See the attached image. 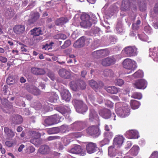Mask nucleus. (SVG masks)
I'll use <instances>...</instances> for the list:
<instances>
[{
  "instance_id": "28",
  "label": "nucleus",
  "mask_w": 158,
  "mask_h": 158,
  "mask_svg": "<svg viewBox=\"0 0 158 158\" xmlns=\"http://www.w3.org/2000/svg\"><path fill=\"white\" fill-rule=\"evenodd\" d=\"M73 125L75 129L79 131L83 129L85 127V123L81 121L75 122L73 123Z\"/></svg>"
},
{
  "instance_id": "58",
  "label": "nucleus",
  "mask_w": 158,
  "mask_h": 158,
  "mask_svg": "<svg viewBox=\"0 0 158 158\" xmlns=\"http://www.w3.org/2000/svg\"><path fill=\"white\" fill-rule=\"evenodd\" d=\"M5 144L8 147H11L13 146L14 143L12 141H7L5 143Z\"/></svg>"
},
{
  "instance_id": "20",
  "label": "nucleus",
  "mask_w": 158,
  "mask_h": 158,
  "mask_svg": "<svg viewBox=\"0 0 158 158\" xmlns=\"http://www.w3.org/2000/svg\"><path fill=\"white\" fill-rule=\"evenodd\" d=\"M124 140V138L122 135H117L114 139L113 143L118 147H120L123 143Z\"/></svg>"
},
{
  "instance_id": "14",
  "label": "nucleus",
  "mask_w": 158,
  "mask_h": 158,
  "mask_svg": "<svg viewBox=\"0 0 158 158\" xmlns=\"http://www.w3.org/2000/svg\"><path fill=\"white\" fill-rule=\"evenodd\" d=\"M30 70L32 74L36 76L44 75L46 73V71L44 69L37 67H32Z\"/></svg>"
},
{
  "instance_id": "33",
  "label": "nucleus",
  "mask_w": 158,
  "mask_h": 158,
  "mask_svg": "<svg viewBox=\"0 0 158 158\" xmlns=\"http://www.w3.org/2000/svg\"><path fill=\"white\" fill-rule=\"evenodd\" d=\"M156 15H158V2L156 3L153 8L152 11L150 12V15L152 18H154Z\"/></svg>"
},
{
  "instance_id": "50",
  "label": "nucleus",
  "mask_w": 158,
  "mask_h": 158,
  "mask_svg": "<svg viewBox=\"0 0 158 158\" xmlns=\"http://www.w3.org/2000/svg\"><path fill=\"white\" fill-rule=\"evenodd\" d=\"M40 91L37 87L34 86L33 89L32 90L31 93L34 95H38L40 94Z\"/></svg>"
},
{
  "instance_id": "31",
  "label": "nucleus",
  "mask_w": 158,
  "mask_h": 158,
  "mask_svg": "<svg viewBox=\"0 0 158 158\" xmlns=\"http://www.w3.org/2000/svg\"><path fill=\"white\" fill-rule=\"evenodd\" d=\"M106 89L108 93L113 94H116L118 91V89L114 86L107 87Z\"/></svg>"
},
{
  "instance_id": "63",
  "label": "nucleus",
  "mask_w": 158,
  "mask_h": 158,
  "mask_svg": "<svg viewBox=\"0 0 158 158\" xmlns=\"http://www.w3.org/2000/svg\"><path fill=\"white\" fill-rule=\"evenodd\" d=\"M56 148L58 151L62 150L63 148V145L60 143H59L56 145Z\"/></svg>"
},
{
  "instance_id": "16",
  "label": "nucleus",
  "mask_w": 158,
  "mask_h": 158,
  "mask_svg": "<svg viewBox=\"0 0 158 158\" xmlns=\"http://www.w3.org/2000/svg\"><path fill=\"white\" fill-rule=\"evenodd\" d=\"M58 73L60 77L64 79H69L71 77L70 72L64 68L60 69Z\"/></svg>"
},
{
  "instance_id": "40",
  "label": "nucleus",
  "mask_w": 158,
  "mask_h": 158,
  "mask_svg": "<svg viewBox=\"0 0 158 158\" xmlns=\"http://www.w3.org/2000/svg\"><path fill=\"white\" fill-rule=\"evenodd\" d=\"M70 86L71 89L74 91H76L78 87V85L74 81H72L70 83Z\"/></svg>"
},
{
  "instance_id": "27",
  "label": "nucleus",
  "mask_w": 158,
  "mask_h": 158,
  "mask_svg": "<svg viewBox=\"0 0 158 158\" xmlns=\"http://www.w3.org/2000/svg\"><path fill=\"white\" fill-rule=\"evenodd\" d=\"M69 19L65 17H63L57 19L55 22L56 26H62L68 22Z\"/></svg>"
},
{
  "instance_id": "26",
  "label": "nucleus",
  "mask_w": 158,
  "mask_h": 158,
  "mask_svg": "<svg viewBox=\"0 0 158 158\" xmlns=\"http://www.w3.org/2000/svg\"><path fill=\"white\" fill-rule=\"evenodd\" d=\"M50 151V148L48 146L45 145L41 146L38 150V152L43 155L48 154Z\"/></svg>"
},
{
  "instance_id": "62",
  "label": "nucleus",
  "mask_w": 158,
  "mask_h": 158,
  "mask_svg": "<svg viewBox=\"0 0 158 158\" xmlns=\"http://www.w3.org/2000/svg\"><path fill=\"white\" fill-rule=\"evenodd\" d=\"M7 61V58L4 56H0V61L3 63H6Z\"/></svg>"
},
{
  "instance_id": "30",
  "label": "nucleus",
  "mask_w": 158,
  "mask_h": 158,
  "mask_svg": "<svg viewBox=\"0 0 158 158\" xmlns=\"http://www.w3.org/2000/svg\"><path fill=\"white\" fill-rule=\"evenodd\" d=\"M100 115L105 119L109 118L111 116V112L108 109H106L101 111L99 112Z\"/></svg>"
},
{
  "instance_id": "6",
  "label": "nucleus",
  "mask_w": 158,
  "mask_h": 158,
  "mask_svg": "<svg viewBox=\"0 0 158 158\" xmlns=\"http://www.w3.org/2000/svg\"><path fill=\"white\" fill-rule=\"evenodd\" d=\"M135 3V0H122L120 8L121 12H127L129 10L131 4Z\"/></svg>"
},
{
  "instance_id": "2",
  "label": "nucleus",
  "mask_w": 158,
  "mask_h": 158,
  "mask_svg": "<svg viewBox=\"0 0 158 158\" xmlns=\"http://www.w3.org/2000/svg\"><path fill=\"white\" fill-rule=\"evenodd\" d=\"M81 18L82 21L80 22V25L81 27L84 28L90 27L92 23L95 24L97 22V18L96 17H94L92 19L90 18V16L88 14H86L82 15Z\"/></svg>"
},
{
  "instance_id": "25",
  "label": "nucleus",
  "mask_w": 158,
  "mask_h": 158,
  "mask_svg": "<svg viewBox=\"0 0 158 158\" xmlns=\"http://www.w3.org/2000/svg\"><path fill=\"white\" fill-rule=\"evenodd\" d=\"M61 94L63 99L66 102H69L70 101L71 95L68 90L64 89L61 93Z\"/></svg>"
},
{
  "instance_id": "15",
  "label": "nucleus",
  "mask_w": 158,
  "mask_h": 158,
  "mask_svg": "<svg viewBox=\"0 0 158 158\" xmlns=\"http://www.w3.org/2000/svg\"><path fill=\"white\" fill-rule=\"evenodd\" d=\"M13 30L16 34L20 35L24 33L25 27L24 25H17L13 27Z\"/></svg>"
},
{
  "instance_id": "21",
  "label": "nucleus",
  "mask_w": 158,
  "mask_h": 158,
  "mask_svg": "<svg viewBox=\"0 0 158 158\" xmlns=\"http://www.w3.org/2000/svg\"><path fill=\"white\" fill-rule=\"evenodd\" d=\"M89 84L92 88L94 90L100 88L103 85L102 82L99 81L97 83L93 80L89 81Z\"/></svg>"
},
{
  "instance_id": "24",
  "label": "nucleus",
  "mask_w": 158,
  "mask_h": 158,
  "mask_svg": "<svg viewBox=\"0 0 158 158\" xmlns=\"http://www.w3.org/2000/svg\"><path fill=\"white\" fill-rule=\"evenodd\" d=\"M4 130L5 135L7 139L12 138L15 136V132L12 129H10L9 127H5Z\"/></svg>"
},
{
  "instance_id": "51",
  "label": "nucleus",
  "mask_w": 158,
  "mask_h": 158,
  "mask_svg": "<svg viewBox=\"0 0 158 158\" xmlns=\"http://www.w3.org/2000/svg\"><path fill=\"white\" fill-rule=\"evenodd\" d=\"M71 44V41L69 40H67L65 41L63 45L61 46V48L64 49L69 46Z\"/></svg>"
},
{
  "instance_id": "34",
  "label": "nucleus",
  "mask_w": 158,
  "mask_h": 158,
  "mask_svg": "<svg viewBox=\"0 0 158 158\" xmlns=\"http://www.w3.org/2000/svg\"><path fill=\"white\" fill-rule=\"evenodd\" d=\"M130 105L131 108L135 110L139 108L140 103L139 102L136 100H131L130 101Z\"/></svg>"
},
{
  "instance_id": "3",
  "label": "nucleus",
  "mask_w": 158,
  "mask_h": 158,
  "mask_svg": "<svg viewBox=\"0 0 158 158\" xmlns=\"http://www.w3.org/2000/svg\"><path fill=\"white\" fill-rule=\"evenodd\" d=\"M98 125H92L88 127L86 129V132L89 136L93 137H98L101 134V131Z\"/></svg>"
},
{
  "instance_id": "9",
  "label": "nucleus",
  "mask_w": 158,
  "mask_h": 158,
  "mask_svg": "<svg viewBox=\"0 0 158 158\" xmlns=\"http://www.w3.org/2000/svg\"><path fill=\"white\" fill-rule=\"evenodd\" d=\"M89 119L90 122H92L96 120L98 122V125H100L99 116L97 112L93 108H91L90 109Z\"/></svg>"
},
{
  "instance_id": "22",
  "label": "nucleus",
  "mask_w": 158,
  "mask_h": 158,
  "mask_svg": "<svg viewBox=\"0 0 158 158\" xmlns=\"http://www.w3.org/2000/svg\"><path fill=\"white\" fill-rule=\"evenodd\" d=\"M85 39L84 37H81L74 44L73 46L75 48L83 47L85 44Z\"/></svg>"
},
{
  "instance_id": "35",
  "label": "nucleus",
  "mask_w": 158,
  "mask_h": 158,
  "mask_svg": "<svg viewBox=\"0 0 158 158\" xmlns=\"http://www.w3.org/2000/svg\"><path fill=\"white\" fill-rule=\"evenodd\" d=\"M138 5L140 11H143L146 9V4L144 0H138Z\"/></svg>"
},
{
  "instance_id": "7",
  "label": "nucleus",
  "mask_w": 158,
  "mask_h": 158,
  "mask_svg": "<svg viewBox=\"0 0 158 158\" xmlns=\"http://www.w3.org/2000/svg\"><path fill=\"white\" fill-rule=\"evenodd\" d=\"M76 110L79 112L83 114L88 110L87 105L81 101L76 100Z\"/></svg>"
},
{
  "instance_id": "47",
  "label": "nucleus",
  "mask_w": 158,
  "mask_h": 158,
  "mask_svg": "<svg viewBox=\"0 0 158 158\" xmlns=\"http://www.w3.org/2000/svg\"><path fill=\"white\" fill-rule=\"evenodd\" d=\"M101 52V57H102L107 56L109 54L110 52L107 49L100 50Z\"/></svg>"
},
{
  "instance_id": "59",
  "label": "nucleus",
  "mask_w": 158,
  "mask_h": 158,
  "mask_svg": "<svg viewBox=\"0 0 158 158\" xmlns=\"http://www.w3.org/2000/svg\"><path fill=\"white\" fill-rule=\"evenodd\" d=\"M27 46L24 45H23L21 47V49L22 52L24 54H26L27 52H28L26 48Z\"/></svg>"
},
{
  "instance_id": "11",
  "label": "nucleus",
  "mask_w": 158,
  "mask_h": 158,
  "mask_svg": "<svg viewBox=\"0 0 158 158\" xmlns=\"http://www.w3.org/2000/svg\"><path fill=\"white\" fill-rule=\"evenodd\" d=\"M30 134L31 135V139L30 142L35 145H37L39 143V138L40 136V134L37 132L34 131H31Z\"/></svg>"
},
{
  "instance_id": "13",
  "label": "nucleus",
  "mask_w": 158,
  "mask_h": 158,
  "mask_svg": "<svg viewBox=\"0 0 158 158\" xmlns=\"http://www.w3.org/2000/svg\"><path fill=\"white\" fill-rule=\"evenodd\" d=\"M135 87L139 89H144L147 86V82L143 79H141L137 80L134 83Z\"/></svg>"
},
{
  "instance_id": "5",
  "label": "nucleus",
  "mask_w": 158,
  "mask_h": 158,
  "mask_svg": "<svg viewBox=\"0 0 158 158\" xmlns=\"http://www.w3.org/2000/svg\"><path fill=\"white\" fill-rule=\"evenodd\" d=\"M122 52L127 57L135 56L138 54L137 48L135 46H128L126 47L123 50Z\"/></svg>"
},
{
  "instance_id": "48",
  "label": "nucleus",
  "mask_w": 158,
  "mask_h": 158,
  "mask_svg": "<svg viewBox=\"0 0 158 158\" xmlns=\"http://www.w3.org/2000/svg\"><path fill=\"white\" fill-rule=\"evenodd\" d=\"M40 17V15L39 13H35L31 15V18L35 22L38 20Z\"/></svg>"
},
{
  "instance_id": "10",
  "label": "nucleus",
  "mask_w": 158,
  "mask_h": 158,
  "mask_svg": "<svg viewBox=\"0 0 158 158\" xmlns=\"http://www.w3.org/2000/svg\"><path fill=\"white\" fill-rule=\"evenodd\" d=\"M116 60L113 56L108 57L102 60V64L104 66H108L114 64Z\"/></svg>"
},
{
  "instance_id": "4",
  "label": "nucleus",
  "mask_w": 158,
  "mask_h": 158,
  "mask_svg": "<svg viewBox=\"0 0 158 158\" xmlns=\"http://www.w3.org/2000/svg\"><path fill=\"white\" fill-rule=\"evenodd\" d=\"M123 65L124 68L131 70V72L133 71L137 67L135 61L130 58L125 59L123 62Z\"/></svg>"
},
{
  "instance_id": "53",
  "label": "nucleus",
  "mask_w": 158,
  "mask_h": 158,
  "mask_svg": "<svg viewBox=\"0 0 158 158\" xmlns=\"http://www.w3.org/2000/svg\"><path fill=\"white\" fill-rule=\"evenodd\" d=\"M34 86L31 85H26V88L27 90L29 92L31 93L34 88Z\"/></svg>"
},
{
  "instance_id": "57",
  "label": "nucleus",
  "mask_w": 158,
  "mask_h": 158,
  "mask_svg": "<svg viewBox=\"0 0 158 158\" xmlns=\"http://www.w3.org/2000/svg\"><path fill=\"white\" fill-rule=\"evenodd\" d=\"M105 139H108L106 138H105L101 142V144L102 146H103L106 144H108L110 140H106Z\"/></svg>"
},
{
  "instance_id": "60",
  "label": "nucleus",
  "mask_w": 158,
  "mask_h": 158,
  "mask_svg": "<svg viewBox=\"0 0 158 158\" xmlns=\"http://www.w3.org/2000/svg\"><path fill=\"white\" fill-rule=\"evenodd\" d=\"M105 105L107 107L110 108H112L113 107V103L110 101H106Z\"/></svg>"
},
{
  "instance_id": "54",
  "label": "nucleus",
  "mask_w": 158,
  "mask_h": 158,
  "mask_svg": "<svg viewBox=\"0 0 158 158\" xmlns=\"http://www.w3.org/2000/svg\"><path fill=\"white\" fill-rule=\"evenodd\" d=\"M141 23L140 20H138L135 23H133L132 25L133 29H137L138 27V25H139Z\"/></svg>"
},
{
  "instance_id": "41",
  "label": "nucleus",
  "mask_w": 158,
  "mask_h": 158,
  "mask_svg": "<svg viewBox=\"0 0 158 158\" xmlns=\"http://www.w3.org/2000/svg\"><path fill=\"white\" fill-rule=\"evenodd\" d=\"M104 137L108 139H105L106 140H110L113 136V134L112 132L108 131L104 133Z\"/></svg>"
},
{
  "instance_id": "1",
  "label": "nucleus",
  "mask_w": 158,
  "mask_h": 158,
  "mask_svg": "<svg viewBox=\"0 0 158 158\" xmlns=\"http://www.w3.org/2000/svg\"><path fill=\"white\" fill-rule=\"evenodd\" d=\"M116 112L122 118H125L130 114V109L127 104L123 102L116 103L115 105Z\"/></svg>"
},
{
  "instance_id": "49",
  "label": "nucleus",
  "mask_w": 158,
  "mask_h": 158,
  "mask_svg": "<svg viewBox=\"0 0 158 158\" xmlns=\"http://www.w3.org/2000/svg\"><path fill=\"white\" fill-rule=\"evenodd\" d=\"M124 83V81L121 79H118L115 80L114 81V83L116 85H118L119 86H121Z\"/></svg>"
},
{
  "instance_id": "52",
  "label": "nucleus",
  "mask_w": 158,
  "mask_h": 158,
  "mask_svg": "<svg viewBox=\"0 0 158 158\" xmlns=\"http://www.w3.org/2000/svg\"><path fill=\"white\" fill-rule=\"evenodd\" d=\"M78 84L81 89H84L86 88V84L83 81H80Z\"/></svg>"
},
{
  "instance_id": "37",
  "label": "nucleus",
  "mask_w": 158,
  "mask_h": 158,
  "mask_svg": "<svg viewBox=\"0 0 158 158\" xmlns=\"http://www.w3.org/2000/svg\"><path fill=\"white\" fill-rule=\"evenodd\" d=\"M139 147L138 146H133L129 152L133 156H136L138 154Z\"/></svg>"
},
{
  "instance_id": "18",
  "label": "nucleus",
  "mask_w": 158,
  "mask_h": 158,
  "mask_svg": "<svg viewBox=\"0 0 158 158\" xmlns=\"http://www.w3.org/2000/svg\"><path fill=\"white\" fill-rule=\"evenodd\" d=\"M10 120L12 122L13 124H18L22 123L23 119L20 115L15 114L11 117Z\"/></svg>"
},
{
  "instance_id": "36",
  "label": "nucleus",
  "mask_w": 158,
  "mask_h": 158,
  "mask_svg": "<svg viewBox=\"0 0 158 158\" xmlns=\"http://www.w3.org/2000/svg\"><path fill=\"white\" fill-rule=\"evenodd\" d=\"M113 71L111 69H106L104 70L103 71V75L107 77H112L114 75Z\"/></svg>"
},
{
  "instance_id": "64",
  "label": "nucleus",
  "mask_w": 158,
  "mask_h": 158,
  "mask_svg": "<svg viewBox=\"0 0 158 158\" xmlns=\"http://www.w3.org/2000/svg\"><path fill=\"white\" fill-rule=\"evenodd\" d=\"M151 157L152 158H158V152L155 151L151 155Z\"/></svg>"
},
{
  "instance_id": "61",
  "label": "nucleus",
  "mask_w": 158,
  "mask_h": 158,
  "mask_svg": "<svg viewBox=\"0 0 158 158\" xmlns=\"http://www.w3.org/2000/svg\"><path fill=\"white\" fill-rule=\"evenodd\" d=\"M35 21L31 18L28 19L27 21V26H30L35 23Z\"/></svg>"
},
{
  "instance_id": "43",
  "label": "nucleus",
  "mask_w": 158,
  "mask_h": 158,
  "mask_svg": "<svg viewBox=\"0 0 158 158\" xmlns=\"http://www.w3.org/2000/svg\"><path fill=\"white\" fill-rule=\"evenodd\" d=\"M92 54L93 56L95 58H98L101 57L100 50L94 52Z\"/></svg>"
},
{
  "instance_id": "32",
  "label": "nucleus",
  "mask_w": 158,
  "mask_h": 158,
  "mask_svg": "<svg viewBox=\"0 0 158 158\" xmlns=\"http://www.w3.org/2000/svg\"><path fill=\"white\" fill-rule=\"evenodd\" d=\"M31 34L35 36H39L42 35V31L40 27H35L31 30Z\"/></svg>"
},
{
  "instance_id": "23",
  "label": "nucleus",
  "mask_w": 158,
  "mask_h": 158,
  "mask_svg": "<svg viewBox=\"0 0 158 158\" xmlns=\"http://www.w3.org/2000/svg\"><path fill=\"white\" fill-rule=\"evenodd\" d=\"M126 134L129 139H136L138 138V132L135 130H130L127 131Z\"/></svg>"
},
{
  "instance_id": "45",
  "label": "nucleus",
  "mask_w": 158,
  "mask_h": 158,
  "mask_svg": "<svg viewBox=\"0 0 158 158\" xmlns=\"http://www.w3.org/2000/svg\"><path fill=\"white\" fill-rule=\"evenodd\" d=\"M115 150V149L114 147L110 146L108 148V153L109 155H110L111 156H115L116 155L115 153L114 152Z\"/></svg>"
},
{
  "instance_id": "17",
  "label": "nucleus",
  "mask_w": 158,
  "mask_h": 158,
  "mask_svg": "<svg viewBox=\"0 0 158 158\" xmlns=\"http://www.w3.org/2000/svg\"><path fill=\"white\" fill-rule=\"evenodd\" d=\"M66 128H67V127H66L64 125H62L60 127V129L58 127H53L49 129L48 130L47 132L49 134L58 133L60 130L63 132H66L67 130L65 129Z\"/></svg>"
},
{
  "instance_id": "46",
  "label": "nucleus",
  "mask_w": 158,
  "mask_h": 158,
  "mask_svg": "<svg viewBox=\"0 0 158 158\" xmlns=\"http://www.w3.org/2000/svg\"><path fill=\"white\" fill-rule=\"evenodd\" d=\"M133 75V77L136 78L141 77L143 76V73L141 70H139L135 72Z\"/></svg>"
},
{
  "instance_id": "44",
  "label": "nucleus",
  "mask_w": 158,
  "mask_h": 158,
  "mask_svg": "<svg viewBox=\"0 0 158 158\" xmlns=\"http://www.w3.org/2000/svg\"><path fill=\"white\" fill-rule=\"evenodd\" d=\"M35 150V148L33 146H29L25 150L26 152L28 154L34 152Z\"/></svg>"
},
{
  "instance_id": "39",
  "label": "nucleus",
  "mask_w": 158,
  "mask_h": 158,
  "mask_svg": "<svg viewBox=\"0 0 158 158\" xmlns=\"http://www.w3.org/2000/svg\"><path fill=\"white\" fill-rule=\"evenodd\" d=\"M50 117L55 124L58 123L60 118V116L57 114H54Z\"/></svg>"
},
{
  "instance_id": "29",
  "label": "nucleus",
  "mask_w": 158,
  "mask_h": 158,
  "mask_svg": "<svg viewBox=\"0 0 158 158\" xmlns=\"http://www.w3.org/2000/svg\"><path fill=\"white\" fill-rule=\"evenodd\" d=\"M58 98V95L55 92H51L48 94V100L51 102L55 103Z\"/></svg>"
},
{
  "instance_id": "38",
  "label": "nucleus",
  "mask_w": 158,
  "mask_h": 158,
  "mask_svg": "<svg viewBox=\"0 0 158 158\" xmlns=\"http://www.w3.org/2000/svg\"><path fill=\"white\" fill-rule=\"evenodd\" d=\"M55 124L51 117L46 118L44 121V125L46 126L52 125Z\"/></svg>"
},
{
  "instance_id": "42",
  "label": "nucleus",
  "mask_w": 158,
  "mask_h": 158,
  "mask_svg": "<svg viewBox=\"0 0 158 158\" xmlns=\"http://www.w3.org/2000/svg\"><path fill=\"white\" fill-rule=\"evenodd\" d=\"M131 97L135 99H140L142 98V95L140 93L135 92L132 94Z\"/></svg>"
},
{
  "instance_id": "56",
  "label": "nucleus",
  "mask_w": 158,
  "mask_h": 158,
  "mask_svg": "<svg viewBox=\"0 0 158 158\" xmlns=\"http://www.w3.org/2000/svg\"><path fill=\"white\" fill-rule=\"evenodd\" d=\"M48 76L52 81H54L55 80V75L52 73L49 72L48 73Z\"/></svg>"
},
{
  "instance_id": "19",
  "label": "nucleus",
  "mask_w": 158,
  "mask_h": 158,
  "mask_svg": "<svg viewBox=\"0 0 158 158\" xmlns=\"http://www.w3.org/2000/svg\"><path fill=\"white\" fill-rule=\"evenodd\" d=\"M58 110L66 117H69L71 113L70 109L67 106H60L57 108Z\"/></svg>"
},
{
  "instance_id": "8",
  "label": "nucleus",
  "mask_w": 158,
  "mask_h": 158,
  "mask_svg": "<svg viewBox=\"0 0 158 158\" xmlns=\"http://www.w3.org/2000/svg\"><path fill=\"white\" fill-rule=\"evenodd\" d=\"M69 152L74 154H80L81 156H83L85 155V152L83 151L81 147L78 145H75L73 147L69 150Z\"/></svg>"
},
{
  "instance_id": "12",
  "label": "nucleus",
  "mask_w": 158,
  "mask_h": 158,
  "mask_svg": "<svg viewBox=\"0 0 158 158\" xmlns=\"http://www.w3.org/2000/svg\"><path fill=\"white\" fill-rule=\"evenodd\" d=\"M97 148V145L96 143L90 142L86 143V149L88 153L91 154L94 152Z\"/></svg>"
},
{
  "instance_id": "55",
  "label": "nucleus",
  "mask_w": 158,
  "mask_h": 158,
  "mask_svg": "<svg viewBox=\"0 0 158 158\" xmlns=\"http://www.w3.org/2000/svg\"><path fill=\"white\" fill-rule=\"evenodd\" d=\"M6 82L9 85H11L15 83V81L11 77H9L6 79Z\"/></svg>"
}]
</instances>
